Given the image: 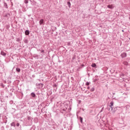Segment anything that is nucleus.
Masks as SVG:
<instances>
[{
	"mask_svg": "<svg viewBox=\"0 0 130 130\" xmlns=\"http://www.w3.org/2000/svg\"><path fill=\"white\" fill-rule=\"evenodd\" d=\"M89 85H90V83H89V82H86V86H89Z\"/></svg>",
	"mask_w": 130,
	"mask_h": 130,
	"instance_id": "14",
	"label": "nucleus"
},
{
	"mask_svg": "<svg viewBox=\"0 0 130 130\" xmlns=\"http://www.w3.org/2000/svg\"><path fill=\"white\" fill-rule=\"evenodd\" d=\"M11 126H16V124L14 122L11 123Z\"/></svg>",
	"mask_w": 130,
	"mask_h": 130,
	"instance_id": "10",
	"label": "nucleus"
},
{
	"mask_svg": "<svg viewBox=\"0 0 130 130\" xmlns=\"http://www.w3.org/2000/svg\"><path fill=\"white\" fill-rule=\"evenodd\" d=\"M24 3H25V4H28V2L27 0H25Z\"/></svg>",
	"mask_w": 130,
	"mask_h": 130,
	"instance_id": "13",
	"label": "nucleus"
},
{
	"mask_svg": "<svg viewBox=\"0 0 130 130\" xmlns=\"http://www.w3.org/2000/svg\"><path fill=\"white\" fill-rule=\"evenodd\" d=\"M42 24H43V19H41V20L40 21V25H42Z\"/></svg>",
	"mask_w": 130,
	"mask_h": 130,
	"instance_id": "9",
	"label": "nucleus"
},
{
	"mask_svg": "<svg viewBox=\"0 0 130 130\" xmlns=\"http://www.w3.org/2000/svg\"><path fill=\"white\" fill-rule=\"evenodd\" d=\"M123 64H124L125 66H128V62H127V61H124Z\"/></svg>",
	"mask_w": 130,
	"mask_h": 130,
	"instance_id": "7",
	"label": "nucleus"
},
{
	"mask_svg": "<svg viewBox=\"0 0 130 130\" xmlns=\"http://www.w3.org/2000/svg\"><path fill=\"white\" fill-rule=\"evenodd\" d=\"M25 35H29V34H30V32H29V30H26L25 31Z\"/></svg>",
	"mask_w": 130,
	"mask_h": 130,
	"instance_id": "3",
	"label": "nucleus"
},
{
	"mask_svg": "<svg viewBox=\"0 0 130 130\" xmlns=\"http://www.w3.org/2000/svg\"><path fill=\"white\" fill-rule=\"evenodd\" d=\"M122 32H123V30H122Z\"/></svg>",
	"mask_w": 130,
	"mask_h": 130,
	"instance_id": "20",
	"label": "nucleus"
},
{
	"mask_svg": "<svg viewBox=\"0 0 130 130\" xmlns=\"http://www.w3.org/2000/svg\"><path fill=\"white\" fill-rule=\"evenodd\" d=\"M31 96H32V97H35V96H36V95H35V93H31Z\"/></svg>",
	"mask_w": 130,
	"mask_h": 130,
	"instance_id": "11",
	"label": "nucleus"
},
{
	"mask_svg": "<svg viewBox=\"0 0 130 130\" xmlns=\"http://www.w3.org/2000/svg\"><path fill=\"white\" fill-rule=\"evenodd\" d=\"M11 4H12V6H13V3L11 2Z\"/></svg>",
	"mask_w": 130,
	"mask_h": 130,
	"instance_id": "19",
	"label": "nucleus"
},
{
	"mask_svg": "<svg viewBox=\"0 0 130 130\" xmlns=\"http://www.w3.org/2000/svg\"><path fill=\"white\" fill-rule=\"evenodd\" d=\"M110 104V107H111L112 108V110L113 109L112 106H113V104H114L113 102H111Z\"/></svg>",
	"mask_w": 130,
	"mask_h": 130,
	"instance_id": "4",
	"label": "nucleus"
},
{
	"mask_svg": "<svg viewBox=\"0 0 130 130\" xmlns=\"http://www.w3.org/2000/svg\"><path fill=\"white\" fill-rule=\"evenodd\" d=\"M7 1H9V0H7Z\"/></svg>",
	"mask_w": 130,
	"mask_h": 130,
	"instance_id": "21",
	"label": "nucleus"
},
{
	"mask_svg": "<svg viewBox=\"0 0 130 130\" xmlns=\"http://www.w3.org/2000/svg\"><path fill=\"white\" fill-rule=\"evenodd\" d=\"M96 66H97V65H96L95 63H92V64H91V67H92V68H96Z\"/></svg>",
	"mask_w": 130,
	"mask_h": 130,
	"instance_id": "6",
	"label": "nucleus"
},
{
	"mask_svg": "<svg viewBox=\"0 0 130 130\" xmlns=\"http://www.w3.org/2000/svg\"><path fill=\"white\" fill-rule=\"evenodd\" d=\"M2 55H3L4 56H6L7 55V53H5L4 51L1 52Z\"/></svg>",
	"mask_w": 130,
	"mask_h": 130,
	"instance_id": "5",
	"label": "nucleus"
},
{
	"mask_svg": "<svg viewBox=\"0 0 130 130\" xmlns=\"http://www.w3.org/2000/svg\"><path fill=\"white\" fill-rule=\"evenodd\" d=\"M16 71L17 72H18V73H20V72H21V69L20 68H16Z\"/></svg>",
	"mask_w": 130,
	"mask_h": 130,
	"instance_id": "8",
	"label": "nucleus"
},
{
	"mask_svg": "<svg viewBox=\"0 0 130 130\" xmlns=\"http://www.w3.org/2000/svg\"><path fill=\"white\" fill-rule=\"evenodd\" d=\"M95 90V88H92L91 89V91H94Z\"/></svg>",
	"mask_w": 130,
	"mask_h": 130,
	"instance_id": "15",
	"label": "nucleus"
},
{
	"mask_svg": "<svg viewBox=\"0 0 130 130\" xmlns=\"http://www.w3.org/2000/svg\"><path fill=\"white\" fill-rule=\"evenodd\" d=\"M81 122L83 121V118L82 117L80 118Z\"/></svg>",
	"mask_w": 130,
	"mask_h": 130,
	"instance_id": "16",
	"label": "nucleus"
},
{
	"mask_svg": "<svg viewBox=\"0 0 130 130\" xmlns=\"http://www.w3.org/2000/svg\"><path fill=\"white\" fill-rule=\"evenodd\" d=\"M19 125H20V123H17V124H16V126H19Z\"/></svg>",
	"mask_w": 130,
	"mask_h": 130,
	"instance_id": "17",
	"label": "nucleus"
},
{
	"mask_svg": "<svg viewBox=\"0 0 130 130\" xmlns=\"http://www.w3.org/2000/svg\"><path fill=\"white\" fill-rule=\"evenodd\" d=\"M121 56L122 58H123V57H126V53H123L121 54Z\"/></svg>",
	"mask_w": 130,
	"mask_h": 130,
	"instance_id": "1",
	"label": "nucleus"
},
{
	"mask_svg": "<svg viewBox=\"0 0 130 130\" xmlns=\"http://www.w3.org/2000/svg\"><path fill=\"white\" fill-rule=\"evenodd\" d=\"M5 5L6 6V7H7L8 6L6 3H5Z\"/></svg>",
	"mask_w": 130,
	"mask_h": 130,
	"instance_id": "18",
	"label": "nucleus"
},
{
	"mask_svg": "<svg viewBox=\"0 0 130 130\" xmlns=\"http://www.w3.org/2000/svg\"><path fill=\"white\" fill-rule=\"evenodd\" d=\"M68 5L69 6V8H70L71 7V3L68 2Z\"/></svg>",
	"mask_w": 130,
	"mask_h": 130,
	"instance_id": "12",
	"label": "nucleus"
},
{
	"mask_svg": "<svg viewBox=\"0 0 130 130\" xmlns=\"http://www.w3.org/2000/svg\"><path fill=\"white\" fill-rule=\"evenodd\" d=\"M107 7L109 8V9H113V8H114V6H113L112 5H108Z\"/></svg>",
	"mask_w": 130,
	"mask_h": 130,
	"instance_id": "2",
	"label": "nucleus"
}]
</instances>
